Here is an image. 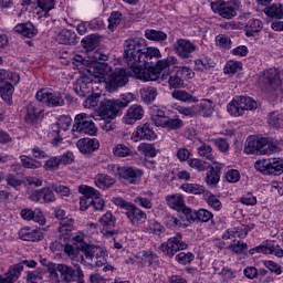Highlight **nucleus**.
<instances>
[{"instance_id":"obj_1","label":"nucleus","mask_w":283,"mask_h":283,"mask_svg":"<svg viewBox=\"0 0 283 283\" xmlns=\"http://www.w3.org/2000/svg\"><path fill=\"white\" fill-rule=\"evenodd\" d=\"M160 56L163 55L158 48H147L145 41L138 38L126 40L124 43V59L127 67H130L136 78L140 81H158L163 70H169L171 65L178 63L175 56L158 60Z\"/></svg>"},{"instance_id":"obj_2","label":"nucleus","mask_w":283,"mask_h":283,"mask_svg":"<svg viewBox=\"0 0 283 283\" xmlns=\"http://www.w3.org/2000/svg\"><path fill=\"white\" fill-rule=\"evenodd\" d=\"M97 67L108 76L105 81V88L111 94L120 90V87H125L127 83H129V76H132V67L128 69H115L114 72L112 71V66L106 62H98Z\"/></svg>"},{"instance_id":"obj_3","label":"nucleus","mask_w":283,"mask_h":283,"mask_svg":"<svg viewBox=\"0 0 283 283\" xmlns=\"http://www.w3.org/2000/svg\"><path fill=\"white\" fill-rule=\"evenodd\" d=\"M132 103V93L123 95L118 99H104L99 102L98 116L103 120H114L124 107Z\"/></svg>"},{"instance_id":"obj_4","label":"nucleus","mask_w":283,"mask_h":283,"mask_svg":"<svg viewBox=\"0 0 283 283\" xmlns=\"http://www.w3.org/2000/svg\"><path fill=\"white\" fill-rule=\"evenodd\" d=\"M98 128L96 124L92 120L90 115L86 113H80L74 118V124L72 126V134L76 136V134H86L87 136H96Z\"/></svg>"},{"instance_id":"obj_5","label":"nucleus","mask_w":283,"mask_h":283,"mask_svg":"<svg viewBox=\"0 0 283 283\" xmlns=\"http://www.w3.org/2000/svg\"><path fill=\"white\" fill-rule=\"evenodd\" d=\"M249 109H258V102L249 96H237L228 104V112L231 116H242Z\"/></svg>"},{"instance_id":"obj_6","label":"nucleus","mask_w":283,"mask_h":283,"mask_svg":"<svg viewBox=\"0 0 283 283\" xmlns=\"http://www.w3.org/2000/svg\"><path fill=\"white\" fill-rule=\"evenodd\" d=\"M254 169L264 174V176H281V174H283V159L273 158L255 161Z\"/></svg>"},{"instance_id":"obj_7","label":"nucleus","mask_w":283,"mask_h":283,"mask_svg":"<svg viewBox=\"0 0 283 283\" xmlns=\"http://www.w3.org/2000/svg\"><path fill=\"white\" fill-rule=\"evenodd\" d=\"M238 2L237 1H223L218 0L211 2V10H213L222 19H233L238 15Z\"/></svg>"},{"instance_id":"obj_8","label":"nucleus","mask_w":283,"mask_h":283,"mask_svg":"<svg viewBox=\"0 0 283 283\" xmlns=\"http://www.w3.org/2000/svg\"><path fill=\"white\" fill-rule=\"evenodd\" d=\"M55 218L61 220L59 227L60 240L66 242L72 238V232L74 231V219L65 217V210L62 209L55 210Z\"/></svg>"},{"instance_id":"obj_9","label":"nucleus","mask_w":283,"mask_h":283,"mask_svg":"<svg viewBox=\"0 0 283 283\" xmlns=\"http://www.w3.org/2000/svg\"><path fill=\"white\" fill-rule=\"evenodd\" d=\"M39 103H45L48 107H63L65 99L61 92H46L45 90L38 91L35 95Z\"/></svg>"},{"instance_id":"obj_10","label":"nucleus","mask_w":283,"mask_h":283,"mask_svg":"<svg viewBox=\"0 0 283 283\" xmlns=\"http://www.w3.org/2000/svg\"><path fill=\"white\" fill-rule=\"evenodd\" d=\"M271 145L269 144V139L265 137L255 139V138H248L244 146L245 154H261L266 155L271 154L270 149Z\"/></svg>"},{"instance_id":"obj_11","label":"nucleus","mask_w":283,"mask_h":283,"mask_svg":"<svg viewBox=\"0 0 283 283\" xmlns=\"http://www.w3.org/2000/svg\"><path fill=\"white\" fill-rule=\"evenodd\" d=\"M263 84L268 92H275V96L282 94V80H280L277 70H266L263 74Z\"/></svg>"},{"instance_id":"obj_12","label":"nucleus","mask_w":283,"mask_h":283,"mask_svg":"<svg viewBox=\"0 0 283 283\" xmlns=\"http://www.w3.org/2000/svg\"><path fill=\"white\" fill-rule=\"evenodd\" d=\"M94 85H96V82H93L91 77L84 76L76 80L73 84V91L80 98H87V96L94 94Z\"/></svg>"},{"instance_id":"obj_13","label":"nucleus","mask_w":283,"mask_h":283,"mask_svg":"<svg viewBox=\"0 0 283 283\" xmlns=\"http://www.w3.org/2000/svg\"><path fill=\"white\" fill-rule=\"evenodd\" d=\"M185 249H187V243L182 242V235H180V233L168 239L167 243L160 245V250L166 253V255H169V258H174L178 251H185Z\"/></svg>"},{"instance_id":"obj_14","label":"nucleus","mask_w":283,"mask_h":283,"mask_svg":"<svg viewBox=\"0 0 283 283\" xmlns=\"http://www.w3.org/2000/svg\"><path fill=\"white\" fill-rule=\"evenodd\" d=\"M80 251H82L84 255H81L77 262H81L84 266H90L88 262H93V260L102 253L103 248L94 244L82 243L80 245Z\"/></svg>"},{"instance_id":"obj_15","label":"nucleus","mask_w":283,"mask_h":283,"mask_svg":"<svg viewBox=\"0 0 283 283\" xmlns=\"http://www.w3.org/2000/svg\"><path fill=\"white\" fill-rule=\"evenodd\" d=\"M82 277H85V274H83L80 266L74 269L67 264L60 265V280L63 283L74 282V280H81Z\"/></svg>"},{"instance_id":"obj_16","label":"nucleus","mask_w":283,"mask_h":283,"mask_svg":"<svg viewBox=\"0 0 283 283\" xmlns=\"http://www.w3.org/2000/svg\"><path fill=\"white\" fill-rule=\"evenodd\" d=\"M125 214L134 227H138L147 222V213H145V211L140 210V208L136 207L134 203L128 206Z\"/></svg>"},{"instance_id":"obj_17","label":"nucleus","mask_w":283,"mask_h":283,"mask_svg":"<svg viewBox=\"0 0 283 283\" xmlns=\"http://www.w3.org/2000/svg\"><path fill=\"white\" fill-rule=\"evenodd\" d=\"M174 50L181 59H189L196 52V44L187 39H179L174 44Z\"/></svg>"},{"instance_id":"obj_18","label":"nucleus","mask_w":283,"mask_h":283,"mask_svg":"<svg viewBox=\"0 0 283 283\" xmlns=\"http://www.w3.org/2000/svg\"><path fill=\"white\" fill-rule=\"evenodd\" d=\"M78 191L80 193H82V197H80L81 211H87V205H90L88 200H94L95 198H98V196H101V192H98V190L90 186H80Z\"/></svg>"},{"instance_id":"obj_19","label":"nucleus","mask_w":283,"mask_h":283,"mask_svg":"<svg viewBox=\"0 0 283 283\" xmlns=\"http://www.w3.org/2000/svg\"><path fill=\"white\" fill-rule=\"evenodd\" d=\"M76 147L81 154L87 156L90 154H94V151H98L101 142L96 138H81L76 143Z\"/></svg>"},{"instance_id":"obj_20","label":"nucleus","mask_w":283,"mask_h":283,"mask_svg":"<svg viewBox=\"0 0 283 283\" xmlns=\"http://www.w3.org/2000/svg\"><path fill=\"white\" fill-rule=\"evenodd\" d=\"M117 174L119 178H124V180H127L130 185H134V182H138V178L143 176V170L134 167H119L117 169Z\"/></svg>"},{"instance_id":"obj_21","label":"nucleus","mask_w":283,"mask_h":283,"mask_svg":"<svg viewBox=\"0 0 283 283\" xmlns=\"http://www.w3.org/2000/svg\"><path fill=\"white\" fill-rule=\"evenodd\" d=\"M145 116V109L143 106L134 104L128 109L126 115L124 116V123L126 125H134L136 120H140Z\"/></svg>"},{"instance_id":"obj_22","label":"nucleus","mask_w":283,"mask_h":283,"mask_svg":"<svg viewBox=\"0 0 283 283\" xmlns=\"http://www.w3.org/2000/svg\"><path fill=\"white\" fill-rule=\"evenodd\" d=\"M135 140H154L156 139V132L148 123L138 126L136 132L133 133Z\"/></svg>"},{"instance_id":"obj_23","label":"nucleus","mask_w":283,"mask_h":283,"mask_svg":"<svg viewBox=\"0 0 283 283\" xmlns=\"http://www.w3.org/2000/svg\"><path fill=\"white\" fill-rule=\"evenodd\" d=\"M186 220H188V222H196V220H198L199 222H209V220L213 218V213L205 209H201L199 211H193L190 209L186 210Z\"/></svg>"},{"instance_id":"obj_24","label":"nucleus","mask_w":283,"mask_h":283,"mask_svg":"<svg viewBox=\"0 0 283 283\" xmlns=\"http://www.w3.org/2000/svg\"><path fill=\"white\" fill-rule=\"evenodd\" d=\"M167 203L170 209H175V211H181L184 216L187 218V211L191 210V208H187L185 206V198H182L181 195H172L170 197H167Z\"/></svg>"},{"instance_id":"obj_25","label":"nucleus","mask_w":283,"mask_h":283,"mask_svg":"<svg viewBox=\"0 0 283 283\" xmlns=\"http://www.w3.org/2000/svg\"><path fill=\"white\" fill-rule=\"evenodd\" d=\"M56 41L62 45H76V43H78V41L76 40V33L67 29L59 32V34L56 35Z\"/></svg>"},{"instance_id":"obj_26","label":"nucleus","mask_w":283,"mask_h":283,"mask_svg":"<svg viewBox=\"0 0 283 283\" xmlns=\"http://www.w3.org/2000/svg\"><path fill=\"white\" fill-rule=\"evenodd\" d=\"M150 114H151V122L156 127H161L168 118L165 113V109H163V107L157 105L151 106Z\"/></svg>"},{"instance_id":"obj_27","label":"nucleus","mask_w":283,"mask_h":283,"mask_svg":"<svg viewBox=\"0 0 283 283\" xmlns=\"http://www.w3.org/2000/svg\"><path fill=\"white\" fill-rule=\"evenodd\" d=\"M20 240L27 242H41L43 239V232L39 230L21 229L19 231Z\"/></svg>"},{"instance_id":"obj_28","label":"nucleus","mask_w":283,"mask_h":283,"mask_svg":"<svg viewBox=\"0 0 283 283\" xmlns=\"http://www.w3.org/2000/svg\"><path fill=\"white\" fill-rule=\"evenodd\" d=\"M262 28H264V23L260 19H250L244 27L245 36H255L262 32Z\"/></svg>"},{"instance_id":"obj_29","label":"nucleus","mask_w":283,"mask_h":283,"mask_svg":"<svg viewBox=\"0 0 283 283\" xmlns=\"http://www.w3.org/2000/svg\"><path fill=\"white\" fill-rule=\"evenodd\" d=\"M43 114V108L39 102H32L27 106L25 120L32 123L35 118H39Z\"/></svg>"},{"instance_id":"obj_30","label":"nucleus","mask_w":283,"mask_h":283,"mask_svg":"<svg viewBox=\"0 0 283 283\" xmlns=\"http://www.w3.org/2000/svg\"><path fill=\"white\" fill-rule=\"evenodd\" d=\"M99 222L102 224V227H104V229H106V234L107 235H114V233H118L115 232L113 229V227H115L116 224V218L114 217V214H112V212H106L101 219Z\"/></svg>"},{"instance_id":"obj_31","label":"nucleus","mask_w":283,"mask_h":283,"mask_svg":"<svg viewBox=\"0 0 283 283\" xmlns=\"http://www.w3.org/2000/svg\"><path fill=\"white\" fill-rule=\"evenodd\" d=\"M99 44H101V35L98 34L86 35L82 40V48H84L86 52H92L96 50V48H98Z\"/></svg>"},{"instance_id":"obj_32","label":"nucleus","mask_w":283,"mask_h":283,"mask_svg":"<svg viewBox=\"0 0 283 283\" xmlns=\"http://www.w3.org/2000/svg\"><path fill=\"white\" fill-rule=\"evenodd\" d=\"M14 32H18V34H22V36H25L27 39H32V36H36V29L32 23H25V24H18L14 27Z\"/></svg>"},{"instance_id":"obj_33","label":"nucleus","mask_w":283,"mask_h":283,"mask_svg":"<svg viewBox=\"0 0 283 283\" xmlns=\"http://www.w3.org/2000/svg\"><path fill=\"white\" fill-rule=\"evenodd\" d=\"M268 125L273 127V129H280L283 125V113L280 111L269 113Z\"/></svg>"},{"instance_id":"obj_34","label":"nucleus","mask_w":283,"mask_h":283,"mask_svg":"<svg viewBox=\"0 0 283 283\" xmlns=\"http://www.w3.org/2000/svg\"><path fill=\"white\" fill-rule=\"evenodd\" d=\"M171 96L176 101H181V103H198V98L187 91L175 90L172 91Z\"/></svg>"},{"instance_id":"obj_35","label":"nucleus","mask_w":283,"mask_h":283,"mask_svg":"<svg viewBox=\"0 0 283 283\" xmlns=\"http://www.w3.org/2000/svg\"><path fill=\"white\" fill-rule=\"evenodd\" d=\"M12 94H14V85L10 82H6L0 86V96L6 103H12Z\"/></svg>"},{"instance_id":"obj_36","label":"nucleus","mask_w":283,"mask_h":283,"mask_svg":"<svg viewBox=\"0 0 283 283\" xmlns=\"http://www.w3.org/2000/svg\"><path fill=\"white\" fill-rule=\"evenodd\" d=\"M115 182L116 179L107 175L99 174L95 177V185L99 189H109Z\"/></svg>"},{"instance_id":"obj_37","label":"nucleus","mask_w":283,"mask_h":283,"mask_svg":"<svg viewBox=\"0 0 283 283\" xmlns=\"http://www.w3.org/2000/svg\"><path fill=\"white\" fill-rule=\"evenodd\" d=\"M140 96L144 103H154L158 96V90L154 86H148L140 91Z\"/></svg>"},{"instance_id":"obj_38","label":"nucleus","mask_w":283,"mask_h":283,"mask_svg":"<svg viewBox=\"0 0 283 283\" xmlns=\"http://www.w3.org/2000/svg\"><path fill=\"white\" fill-rule=\"evenodd\" d=\"M168 85L172 90H180V87H185V80H182V75L178 74V71H177L175 73L169 74Z\"/></svg>"},{"instance_id":"obj_39","label":"nucleus","mask_w":283,"mask_h":283,"mask_svg":"<svg viewBox=\"0 0 283 283\" xmlns=\"http://www.w3.org/2000/svg\"><path fill=\"white\" fill-rule=\"evenodd\" d=\"M185 126V122H182V119L176 117V118H169L167 117L166 120L164 122V124H161V127L164 129H170V130H178L181 129V127Z\"/></svg>"},{"instance_id":"obj_40","label":"nucleus","mask_w":283,"mask_h":283,"mask_svg":"<svg viewBox=\"0 0 283 283\" xmlns=\"http://www.w3.org/2000/svg\"><path fill=\"white\" fill-rule=\"evenodd\" d=\"M197 151L199 156L206 158L207 160H210V163H213V165H216V157L213 156V148H211V146L203 143L200 145V147H198Z\"/></svg>"},{"instance_id":"obj_41","label":"nucleus","mask_w":283,"mask_h":283,"mask_svg":"<svg viewBox=\"0 0 283 283\" xmlns=\"http://www.w3.org/2000/svg\"><path fill=\"white\" fill-rule=\"evenodd\" d=\"M196 107L197 112H199V114L203 116V118H209L213 115V106L211 105V99H208V103H200Z\"/></svg>"},{"instance_id":"obj_42","label":"nucleus","mask_w":283,"mask_h":283,"mask_svg":"<svg viewBox=\"0 0 283 283\" xmlns=\"http://www.w3.org/2000/svg\"><path fill=\"white\" fill-rule=\"evenodd\" d=\"M114 156L118 158H127L128 156H134V151L125 146V144H117L113 149Z\"/></svg>"},{"instance_id":"obj_43","label":"nucleus","mask_w":283,"mask_h":283,"mask_svg":"<svg viewBox=\"0 0 283 283\" xmlns=\"http://www.w3.org/2000/svg\"><path fill=\"white\" fill-rule=\"evenodd\" d=\"M21 165L24 169H39L41 168V161L35 160L32 157H28L25 155L20 156Z\"/></svg>"},{"instance_id":"obj_44","label":"nucleus","mask_w":283,"mask_h":283,"mask_svg":"<svg viewBox=\"0 0 283 283\" xmlns=\"http://www.w3.org/2000/svg\"><path fill=\"white\" fill-rule=\"evenodd\" d=\"M206 182L207 185H218L220 182V167H210V170L207 172Z\"/></svg>"},{"instance_id":"obj_45","label":"nucleus","mask_w":283,"mask_h":283,"mask_svg":"<svg viewBox=\"0 0 283 283\" xmlns=\"http://www.w3.org/2000/svg\"><path fill=\"white\" fill-rule=\"evenodd\" d=\"M145 36L149 41H167V33L163 31H156L154 29L146 30Z\"/></svg>"},{"instance_id":"obj_46","label":"nucleus","mask_w":283,"mask_h":283,"mask_svg":"<svg viewBox=\"0 0 283 283\" xmlns=\"http://www.w3.org/2000/svg\"><path fill=\"white\" fill-rule=\"evenodd\" d=\"M266 17L283 19V6L282 4H272L265 9Z\"/></svg>"},{"instance_id":"obj_47","label":"nucleus","mask_w":283,"mask_h":283,"mask_svg":"<svg viewBox=\"0 0 283 283\" xmlns=\"http://www.w3.org/2000/svg\"><path fill=\"white\" fill-rule=\"evenodd\" d=\"M181 189L186 191V193H193L195 196H200L205 192V186L198 184H185L181 186Z\"/></svg>"},{"instance_id":"obj_48","label":"nucleus","mask_w":283,"mask_h":283,"mask_svg":"<svg viewBox=\"0 0 283 283\" xmlns=\"http://www.w3.org/2000/svg\"><path fill=\"white\" fill-rule=\"evenodd\" d=\"M248 233L249 227H244L243 233H240L239 229L233 228L223 233V240H231V238H247Z\"/></svg>"},{"instance_id":"obj_49","label":"nucleus","mask_w":283,"mask_h":283,"mask_svg":"<svg viewBox=\"0 0 283 283\" xmlns=\"http://www.w3.org/2000/svg\"><path fill=\"white\" fill-rule=\"evenodd\" d=\"M99 101H101L99 94H93V95L91 94L86 96L83 103V107H85V109H94V107L98 105Z\"/></svg>"},{"instance_id":"obj_50","label":"nucleus","mask_w":283,"mask_h":283,"mask_svg":"<svg viewBox=\"0 0 283 283\" xmlns=\"http://www.w3.org/2000/svg\"><path fill=\"white\" fill-rule=\"evenodd\" d=\"M122 20H123V13L118 11L112 12L108 18V30H114V28H117V25H120Z\"/></svg>"},{"instance_id":"obj_51","label":"nucleus","mask_w":283,"mask_h":283,"mask_svg":"<svg viewBox=\"0 0 283 283\" xmlns=\"http://www.w3.org/2000/svg\"><path fill=\"white\" fill-rule=\"evenodd\" d=\"M242 70V62L230 60L224 66V74H235Z\"/></svg>"},{"instance_id":"obj_52","label":"nucleus","mask_w":283,"mask_h":283,"mask_svg":"<svg viewBox=\"0 0 283 283\" xmlns=\"http://www.w3.org/2000/svg\"><path fill=\"white\" fill-rule=\"evenodd\" d=\"M57 129H62L63 132H67L70 126L72 125V117L67 115H62L56 122Z\"/></svg>"},{"instance_id":"obj_53","label":"nucleus","mask_w":283,"mask_h":283,"mask_svg":"<svg viewBox=\"0 0 283 283\" xmlns=\"http://www.w3.org/2000/svg\"><path fill=\"white\" fill-rule=\"evenodd\" d=\"M188 165L192 169H197V171H207V169H209V166H207V163H205L201 159H196V158L190 159L188 160Z\"/></svg>"},{"instance_id":"obj_54","label":"nucleus","mask_w":283,"mask_h":283,"mask_svg":"<svg viewBox=\"0 0 283 283\" xmlns=\"http://www.w3.org/2000/svg\"><path fill=\"white\" fill-rule=\"evenodd\" d=\"M54 6H56V0H38V8L43 10L45 14H48L50 10H54Z\"/></svg>"},{"instance_id":"obj_55","label":"nucleus","mask_w":283,"mask_h":283,"mask_svg":"<svg viewBox=\"0 0 283 283\" xmlns=\"http://www.w3.org/2000/svg\"><path fill=\"white\" fill-rule=\"evenodd\" d=\"M229 249H230V251H233V253L240 254V253H244V251H247L248 245H247V243H244L242 241L233 240L231 245H229Z\"/></svg>"},{"instance_id":"obj_56","label":"nucleus","mask_w":283,"mask_h":283,"mask_svg":"<svg viewBox=\"0 0 283 283\" xmlns=\"http://www.w3.org/2000/svg\"><path fill=\"white\" fill-rule=\"evenodd\" d=\"M193 253L191 252H180L176 255V260L179 264H190L193 262Z\"/></svg>"},{"instance_id":"obj_57","label":"nucleus","mask_w":283,"mask_h":283,"mask_svg":"<svg viewBox=\"0 0 283 283\" xmlns=\"http://www.w3.org/2000/svg\"><path fill=\"white\" fill-rule=\"evenodd\" d=\"M139 150L143 151L148 158H156V155L158 154L151 144H142L139 146Z\"/></svg>"},{"instance_id":"obj_58","label":"nucleus","mask_w":283,"mask_h":283,"mask_svg":"<svg viewBox=\"0 0 283 283\" xmlns=\"http://www.w3.org/2000/svg\"><path fill=\"white\" fill-rule=\"evenodd\" d=\"M88 207H93L95 211H103L105 201L101 198V196H97L93 200L88 199L87 208Z\"/></svg>"},{"instance_id":"obj_59","label":"nucleus","mask_w":283,"mask_h":283,"mask_svg":"<svg viewBox=\"0 0 283 283\" xmlns=\"http://www.w3.org/2000/svg\"><path fill=\"white\" fill-rule=\"evenodd\" d=\"M90 63H98V61H107V55L98 51H88Z\"/></svg>"},{"instance_id":"obj_60","label":"nucleus","mask_w":283,"mask_h":283,"mask_svg":"<svg viewBox=\"0 0 283 283\" xmlns=\"http://www.w3.org/2000/svg\"><path fill=\"white\" fill-rule=\"evenodd\" d=\"M27 280L29 283H43V272L39 270L30 272Z\"/></svg>"},{"instance_id":"obj_61","label":"nucleus","mask_w":283,"mask_h":283,"mask_svg":"<svg viewBox=\"0 0 283 283\" xmlns=\"http://www.w3.org/2000/svg\"><path fill=\"white\" fill-rule=\"evenodd\" d=\"M43 191V202H54L56 200V196H54V189L50 187L42 188Z\"/></svg>"},{"instance_id":"obj_62","label":"nucleus","mask_w":283,"mask_h":283,"mask_svg":"<svg viewBox=\"0 0 283 283\" xmlns=\"http://www.w3.org/2000/svg\"><path fill=\"white\" fill-rule=\"evenodd\" d=\"M107 264V259H105V252L102 250V253L97 255L93 262H88V266H105Z\"/></svg>"},{"instance_id":"obj_63","label":"nucleus","mask_w":283,"mask_h":283,"mask_svg":"<svg viewBox=\"0 0 283 283\" xmlns=\"http://www.w3.org/2000/svg\"><path fill=\"white\" fill-rule=\"evenodd\" d=\"M57 160L60 165H72V163H74V154L72 151H66L59 156Z\"/></svg>"},{"instance_id":"obj_64","label":"nucleus","mask_w":283,"mask_h":283,"mask_svg":"<svg viewBox=\"0 0 283 283\" xmlns=\"http://www.w3.org/2000/svg\"><path fill=\"white\" fill-rule=\"evenodd\" d=\"M264 266L271 271V273H275V275H282V266L273 261H265Z\"/></svg>"}]
</instances>
